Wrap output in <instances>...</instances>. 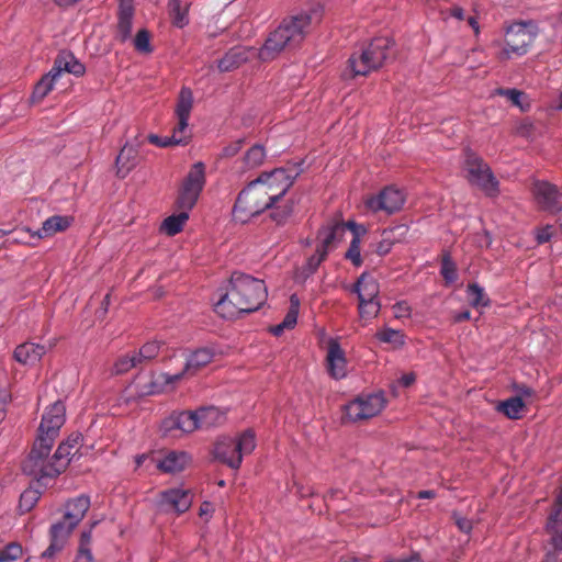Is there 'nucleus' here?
Returning a JSON list of instances; mask_svg holds the SVG:
<instances>
[{"mask_svg":"<svg viewBox=\"0 0 562 562\" xmlns=\"http://www.w3.org/2000/svg\"><path fill=\"white\" fill-rule=\"evenodd\" d=\"M319 18V11L312 10L285 19L278 29L269 34L260 49L241 45L235 46L218 60L217 67L221 71L226 72L240 67L254 57H258L262 61L271 60L285 47L301 43L311 24L318 21Z\"/></svg>","mask_w":562,"mask_h":562,"instance_id":"1","label":"nucleus"},{"mask_svg":"<svg viewBox=\"0 0 562 562\" xmlns=\"http://www.w3.org/2000/svg\"><path fill=\"white\" fill-rule=\"evenodd\" d=\"M267 300V288L262 280L234 272L225 293L221 294L214 311L223 318H235L259 310Z\"/></svg>","mask_w":562,"mask_h":562,"instance_id":"2","label":"nucleus"},{"mask_svg":"<svg viewBox=\"0 0 562 562\" xmlns=\"http://www.w3.org/2000/svg\"><path fill=\"white\" fill-rule=\"evenodd\" d=\"M52 447L44 450L42 447L36 449V445H33L22 464L23 472L33 476L43 486H46L49 480L59 475L67 468L74 450V445L61 442L49 458Z\"/></svg>","mask_w":562,"mask_h":562,"instance_id":"3","label":"nucleus"},{"mask_svg":"<svg viewBox=\"0 0 562 562\" xmlns=\"http://www.w3.org/2000/svg\"><path fill=\"white\" fill-rule=\"evenodd\" d=\"M393 42L387 37H378L369 45L355 52L348 59L346 75L367 76L383 66L390 57Z\"/></svg>","mask_w":562,"mask_h":562,"instance_id":"4","label":"nucleus"},{"mask_svg":"<svg viewBox=\"0 0 562 562\" xmlns=\"http://www.w3.org/2000/svg\"><path fill=\"white\" fill-rule=\"evenodd\" d=\"M268 191L262 187L260 180L250 181L238 194L234 207L233 220L236 223L245 224L263 211L273 207L274 202Z\"/></svg>","mask_w":562,"mask_h":562,"instance_id":"5","label":"nucleus"},{"mask_svg":"<svg viewBox=\"0 0 562 562\" xmlns=\"http://www.w3.org/2000/svg\"><path fill=\"white\" fill-rule=\"evenodd\" d=\"M214 356L215 351L211 347H200L196 348L195 350L190 351L186 356V363L182 371L175 374H158L151 381L150 389L147 391V393H160L168 386H172L175 383L179 382L184 375L196 374L202 368L212 362Z\"/></svg>","mask_w":562,"mask_h":562,"instance_id":"6","label":"nucleus"},{"mask_svg":"<svg viewBox=\"0 0 562 562\" xmlns=\"http://www.w3.org/2000/svg\"><path fill=\"white\" fill-rule=\"evenodd\" d=\"M255 448V435L251 430H246L237 438L224 437L220 439L215 445L214 454L217 460L231 469L237 470L243 462V458L250 454Z\"/></svg>","mask_w":562,"mask_h":562,"instance_id":"7","label":"nucleus"},{"mask_svg":"<svg viewBox=\"0 0 562 562\" xmlns=\"http://www.w3.org/2000/svg\"><path fill=\"white\" fill-rule=\"evenodd\" d=\"M538 35V26L532 21L515 22L505 32V45L501 52L502 59L524 56Z\"/></svg>","mask_w":562,"mask_h":562,"instance_id":"8","label":"nucleus"},{"mask_svg":"<svg viewBox=\"0 0 562 562\" xmlns=\"http://www.w3.org/2000/svg\"><path fill=\"white\" fill-rule=\"evenodd\" d=\"M66 408L63 402L56 401L43 414L42 422L38 427V435L34 441L36 449L41 447L47 450L53 446L59 435V430L65 423Z\"/></svg>","mask_w":562,"mask_h":562,"instance_id":"9","label":"nucleus"},{"mask_svg":"<svg viewBox=\"0 0 562 562\" xmlns=\"http://www.w3.org/2000/svg\"><path fill=\"white\" fill-rule=\"evenodd\" d=\"M386 405L383 392L360 394L345 405V417L349 422L369 419L380 414Z\"/></svg>","mask_w":562,"mask_h":562,"instance_id":"10","label":"nucleus"},{"mask_svg":"<svg viewBox=\"0 0 562 562\" xmlns=\"http://www.w3.org/2000/svg\"><path fill=\"white\" fill-rule=\"evenodd\" d=\"M463 170L471 184L479 187L488 195L498 193V181L491 168L474 153L467 151Z\"/></svg>","mask_w":562,"mask_h":562,"instance_id":"11","label":"nucleus"},{"mask_svg":"<svg viewBox=\"0 0 562 562\" xmlns=\"http://www.w3.org/2000/svg\"><path fill=\"white\" fill-rule=\"evenodd\" d=\"M205 184V165L202 161L193 164L182 181L177 205L179 210H192Z\"/></svg>","mask_w":562,"mask_h":562,"instance_id":"12","label":"nucleus"},{"mask_svg":"<svg viewBox=\"0 0 562 562\" xmlns=\"http://www.w3.org/2000/svg\"><path fill=\"white\" fill-rule=\"evenodd\" d=\"M296 173L285 168H277L271 172H263L256 180H260L274 204L284 196L294 182Z\"/></svg>","mask_w":562,"mask_h":562,"instance_id":"13","label":"nucleus"},{"mask_svg":"<svg viewBox=\"0 0 562 562\" xmlns=\"http://www.w3.org/2000/svg\"><path fill=\"white\" fill-rule=\"evenodd\" d=\"M192 498L189 490L175 487L160 492L157 504L164 513L180 515L190 508Z\"/></svg>","mask_w":562,"mask_h":562,"instance_id":"14","label":"nucleus"},{"mask_svg":"<svg viewBox=\"0 0 562 562\" xmlns=\"http://www.w3.org/2000/svg\"><path fill=\"white\" fill-rule=\"evenodd\" d=\"M404 202L405 195L403 191L394 187H386L378 195L369 198L366 204L373 212L384 211L392 214L400 211Z\"/></svg>","mask_w":562,"mask_h":562,"instance_id":"15","label":"nucleus"},{"mask_svg":"<svg viewBox=\"0 0 562 562\" xmlns=\"http://www.w3.org/2000/svg\"><path fill=\"white\" fill-rule=\"evenodd\" d=\"M348 228L347 223L333 221L326 224L317 235L318 249H323L328 252L333 250L337 244L342 239L346 229Z\"/></svg>","mask_w":562,"mask_h":562,"instance_id":"16","label":"nucleus"},{"mask_svg":"<svg viewBox=\"0 0 562 562\" xmlns=\"http://www.w3.org/2000/svg\"><path fill=\"white\" fill-rule=\"evenodd\" d=\"M90 507V498L87 495H80L66 503L65 515L61 522L65 524L67 531L72 529L82 520Z\"/></svg>","mask_w":562,"mask_h":562,"instance_id":"17","label":"nucleus"},{"mask_svg":"<svg viewBox=\"0 0 562 562\" xmlns=\"http://www.w3.org/2000/svg\"><path fill=\"white\" fill-rule=\"evenodd\" d=\"M151 460L161 472L173 474L183 471L191 463V456L186 451L172 450L160 459Z\"/></svg>","mask_w":562,"mask_h":562,"instance_id":"18","label":"nucleus"},{"mask_svg":"<svg viewBox=\"0 0 562 562\" xmlns=\"http://www.w3.org/2000/svg\"><path fill=\"white\" fill-rule=\"evenodd\" d=\"M532 192L541 209L555 212L558 210L559 190L555 186L546 181H536Z\"/></svg>","mask_w":562,"mask_h":562,"instance_id":"19","label":"nucleus"},{"mask_svg":"<svg viewBox=\"0 0 562 562\" xmlns=\"http://www.w3.org/2000/svg\"><path fill=\"white\" fill-rule=\"evenodd\" d=\"M326 360L327 371L331 378L339 380L346 376L345 352L336 340L329 341Z\"/></svg>","mask_w":562,"mask_h":562,"instance_id":"20","label":"nucleus"},{"mask_svg":"<svg viewBox=\"0 0 562 562\" xmlns=\"http://www.w3.org/2000/svg\"><path fill=\"white\" fill-rule=\"evenodd\" d=\"M52 70L53 74L57 75L58 77H60L63 72H68L79 77L85 74L86 68L71 52L63 50L56 57Z\"/></svg>","mask_w":562,"mask_h":562,"instance_id":"21","label":"nucleus"},{"mask_svg":"<svg viewBox=\"0 0 562 562\" xmlns=\"http://www.w3.org/2000/svg\"><path fill=\"white\" fill-rule=\"evenodd\" d=\"M72 218L66 215H53L46 218L42 227L32 232L27 229L32 237L40 239L54 236L56 233L66 231L71 225Z\"/></svg>","mask_w":562,"mask_h":562,"instance_id":"22","label":"nucleus"},{"mask_svg":"<svg viewBox=\"0 0 562 562\" xmlns=\"http://www.w3.org/2000/svg\"><path fill=\"white\" fill-rule=\"evenodd\" d=\"M47 352V346L24 342L14 350V359L22 364H35Z\"/></svg>","mask_w":562,"mask_h":562,"instance_id":"23","label":"nucleus"},{"mask_svg":"<svg viewBox=\"0 0 562 562\" xmlns=\"http://www.w3.org/2000/svg\"><path fill=\"white\" fill-rule=\"evenodd\" d=\"M352 292L358 295L359 301H379V283L369 273L363 272L352 288Z\"/></svg>","mask_w":562,"mask_h":562,"instance_id":"24","label":"nucleus"},{"mask_svg":"<svg viewBox=\"0 0 562 562\" xmlns=\"http://www.w3.org/2000/svg\"><path fill=\"white\" fill-rule=\"evenodd\" d=\"M348 229L352 233V239L345 257L352 262L355 267L362 265V257L360 252L361 235L366 234V228L362 225H358L355 222L347 223Z\"/></svg>","mask_w":562,"mask_h":562,"instance_id":"25","label":"nucleus"},{"mask_svg":"<svg viewBox=\"0 0 562 562\" xmlns=\"http://www.w3.org/2000/svg\"><path fill=\"white\" fill-rule=\"evenodd\" d=\"M70 535L69 531H67V528H65L64 522H56L50 528V544L48 548L42 553V558L44 559H50L53 558L57 552H59L67 540V537Z\"/></svg>","mask_w":562,"mask_h":562,"instance_id":"26","label":"nucleus"},{"mask_svg":"<svg viewBox=\"0 0 562 562\" xmlns=\"http://www.w3.org/2000/svg\"><path fill=\"white\" fill-rule=\"evenodd\" d=\"M195 413L200 429L217 426L225 419V414L214 406L201 407Z\"/></svg>","mask_w":562,"mask_h":562,"instance_id":"27","label":"nucleus"},{"mask_svg":"<svg viewBox=\"0 0 562 562\" xmlns=\"http://www.w3.org/2000/svg\"><path fill=\"white\" fill-rule=\"evenodd\" d=\"M137 149L133 146L125 145L116 157L117 173L124 178L135 166Z\"/></svg>","mask_w":562,"mask_h":562,"instance_id":"28","label":"nucleus"},{"mask_svg":"<svg viewBox=\"0 0 562 562\" xmlns=\"http://www.w3.org/2000/svg\"><path fill=\"white\" fill-rule=\"evenodd\" d=\"M189 211L180 210L179 213L166 217L161 223V231L168 236H175L180 233L189 220Z\"/></svg>","mask_w":562,"mask_h":562,"instance_id":"29","label":"nucleus"},{"mask_svg":"<svg viewBox=\"0 0 562 562\" xmlns=\"http://www.w3.org/2000/svg\"><path fill=\"white\" fill-rule=\"evenodd\" d=\"M327 254L323 249H318L316 247L315 254L312 255L305 266L296 273V280L300 282H304L307 278H310L322 263V261L326 258Z\"/></svg>","mask_w":562,"mask_h":562,"instance_id":"30","label":"nucleus"},{"mask_svg":"<svg viewBox=\"0 0 562 562\" xmlns=\"http://www.w3.org/2000/svg\"><path fill=\"white\" fill-rule=\"evenodd\" d=\"M59 77L53 74L50 69L48 74L42 77V79L35 85L32 93V102L41 101L45 98L54 88L56 80Z\"/></svg>","mask_w":562,"mask_h":562,"instance_id":"31","label":"nucleus"},{"mask_svg":"<svg viewBox=\"0 0 562 562\" xmlns=\"http://www.w3.org/2000/svg\"><path fill=\"white\" fill-rule=\"evenodd\" d=\"M562 524V491L558 494L547 521V530L553 536L561 535L559 526Z\"/></svg>","mask_w":562,"mask_h":562,"instance_id":"32","label":"nucleus"},{"mask_svg":"<svg viewBox=\"0 0 562 562\" xmlns=\"http://www.w3.org/2000/svg\"><path fill=\"white\" fill-rule=\"evenodd\" d=\"M193 93L190 88L183 87L178 95L175 114L176 116L190 117L193 108Z\"/></svg>","mask_w":562,"mask_h":562,"instance_id":"33","label":"nucleus"},{"mask_svg":"<svg viewBox=\"0 0 562 562\" xmlns=\"http://www.w3.org/2000/svg\"><path fill=\"white\" fill-rule=\"evenodd\" d=\"M169 10L175 26L182 29L189 23L188 3L183 4L181 0H169Z\"/></svg>","mask_w":562,"mask_h":562,"instance_id":"34","label":"nucleus"},{"mask_svg":"<svg viewBox=\"0 0 562 562\" xmlns=\"http://www.w3.org/2000/svg\"><path fill=\"white\" fill-rule=\"evenodd\" d=\"M467 296L471 306L486 307L490 305V299L487 297L484 288L477 283H470L467 288Z\"/></svg>","mask_w":562,"mask_h":562,"instance_id":"35","label":"nucleus"},{"mask_svg":"<svg viewBox=\"0 0 562 562\" xmlns=\"http://www.w3.org/2000/svg\"><path fill=\"white\" fill-rule=\"evenodd\" d=\"M524 408V402L520 397H510L502 402L498 406L499 412L506 415L508 418L517 419L520 417V413Z\"/></svg>","mask_w":562,"mask_h":562,"instance_id":"36","label":"nucleus"},{"mask_svg":"<svg viewBox=\"0 0 562 562\" xmlns=\"http://www.w3.org/2000/svg\"><path fill=\"white\" fill-rule=\"evenodd\" d=\"M178 414L179 431L183 434L193 432L199 428L198 416L195 411L193 412H180Z\"/></svg>","mask_w":562,"mask_h":562,"instance_id":"37","label":"nucleus"},{"mask_svg":"<svg viewBox=\"0 0 562 562\" xmlns=\"http://www.w3.org/2000/svg\"><path fill=\"white\" fill-rule=\"evenodd\" d=\"M41 493L37 488L30 487L25 490L19 501V508L22 513L30 512L38 502Z\"/></svg>","mask_w":562,"mask_h":562,"instance_id":"38","label":"nucleus"},{"mask_svg":"<svg viewBox=\"0 0 562 562\" xmlns=\"http://www.w3.org/2000/svg\"><path fill=\"white\" fill-rule=\"evenodd\" d=\"M138 364H140V359L136 353L123 356L114 363L113 373L123 374Z\"/></svg>","mask_w":562,"mask_h":562,"instance_id":"39","label":"nucleus"},{"mask_svg":"<svg viewBox=\"0 0 562 562\" xmlns=\"http://www.w3.org/2000/svg\"><path fill=\"white\" fill-rule=\"evenodd\" d=\"M376 337L380 341L391 344L394 347H401L405 342L403 333L392 328H384L378 331Z\"/></svg>","mask_w":562,"mask_h":562,"instance_id":"40","label":"nucleus"},{"mask_svg":"<svg viewBox=\"0 0 562 562\" xmlns=\"http://www.w3.org/2000/svg\"><path fill=\"white\" fill-rule=\"evenodd\" d=\"M266 157L265 148L260 145H255L248 149L245 155V164L249 168H256L260 166Z\"/></svg>","mask_w":562,"mask_h":562,"instance_id":"41","label":"nucleus"},{"mask_svg":"<svg viewBox=\"0 0 562 562\" xmlns=\"http://www.w3.org/2000/svg\"><path fill=\"white\" fill-rule=\"evenodd\" d=\"M177 124L173 127L171 136L181 139V145H184L190 139V131H189V117L176 116Z\"/></svg>","mask_w":562,"mask_h":562,"instance_id":"42","label":"nucleus"},{"mask_svg":"<svg viewBox=\"0 0 562 562\" xmlns=\"http://www.w3.org/2000/svg\"><path fill=\"white\" fill-rule=\"evenodd\" d=\"M299 310H300V300L296 294H292L290 296V308L282 321L283 326H286L288 329L293 328L297 322L299 316Z\"/></svg>","mask_w":562,"mask_h":562,"instance_id":"43","label":"nucleus"},{"mask_svg":"<svg viewBox=\"0 0 562 562\" xmlns=\"http://www.w3.org/2000/svg\"><path fill=\"white\" fill-rule=\"evenodd\" d=\"M23 554L22 546L18 542H10L0 550L1 562H14Z\"/></svg>","mask_w":562,"mask_h":562,"instance_id":"44","label":"nucleus"},{"mask_svg":"<svg viewBox=\"0 0 562 562\" xmlns=\"http://www.w3.org/2000/svg\"><path fill=\"white\" fill-rule=\"evenodd\" d=\"M271 212V218L278 223L282 224L284 223L293 213V203L286 202L282 206L274 204Z\"/></svg>","mask_w":562,"mask_h":562,"instance_id":"45","label":"nucleus"},{"mask_svg":"<svg viewBox=\"0 0 562 562\" xmlns=\"http://www.w3.org/2000/svg\"><path fill=\"white\" fill-rule=\"evenodd\" d=\"M440 272L448 283H453L457 280V268L449 255L443 256Z\"/></svg>","mask_w":562,"mask_h":562,"instance_id":"46","label":"nucleus"},{"mask_svg":"<svg viewBox=\"0 0 562 562\" xmlns=\"http://www.w3.org/2000/svg\"><path fill=\"white\" fill-rule=\"evenodd\" d=\"M379 301H359V315L361 318L371 319L380 312Z\"/></svg>","mask_w":562,"mask_h":562,"instance_id":"47","label":"nucleus"},{"mask_svg":"<svg viewBox=\"0 0 562 562\" xmlns=\"http://www.w3.org/2000/svg\"><path fill=\"white\" fill-rule=\"evenodd\" d=\"M160 349V344L158 341H149L145 344L139 351L136 353L140 359V363L143 360H150L155 358Z\"/></svg>","mask_w":562,"mask_h":562,"instance_id":"48","label":"nucleus"},{"mask_svg":"<svg viewBox=\"0 0 562 562\" xmlns=\"http://www.w3.org/2000/svg\"><path fill=\"white\" fill-rule=\"evenodd\" d=\"M394 245V239L392 237V231H384L382 234V239L378 243L375 251L379 256L387 255Z\"/></svg>","mask_w":562,"mask_h":562,"instance_id":"49","label":"nucleus"},{"mask_svg":"<svg viewBox=\"0 0 562 562\" xmlns=\"http://www.w3.org/2000/svg\"><path fill=\"white\" fill-rule=\"evenodd\" d=\"M135 48L140 53H149L151 52L149 34L145 30H140L137 32L134 40Z\"/></svg>","mask_w":562,"mask_h":562,"instance_id":"50","label":"nucleus"},{"mask_svg":"<svg viewBox=\"0 0 562 562\" xmlns=\"http://www.w3.org/2000/svg\"><path fill=\"white\" fill-rule=\"evenodd\" d=\"M148 142L158 147H169V146H175V145H181V139H177V138L172 137L171 135L160 137L156 134H150L148 136Z\"/></svg>","mask_w":562,"mask_h":562,"instance_id":"51","label":"nucleus"},{"mask_svg":"<svg viewBox=\"0 0 562 562\" xmlns=\"http://www.w3.org/2000/svg\"><path fill=\"white\" fill-rule=\"evenodd\" d=\"M160 429L165 436L172 435L173 431L179 430L178 414L175 413L165 418L161 423Z\"/></svg>","mask_w":562,"mask_h":562,"instance_id":"52","label":"nucleus"},{"mask_svg":"<svg viewBox=\"0 0 562 562\" xmlns=\"http://www.w3.org/2000/svg\"><path fill=\"white\" fill-rule=\"evenodd\" d=\"M495 94L506 97L508 100H510L513 102L514 105L521 106L520 105V98L522 95V92L517 90V89H503V88H499V89L495 90Z\"/></svg>","mask_w":562,"mask_h":562,"instance_id":"53","label":"nucleus"},{"mask_svg":"<svg viewBox=\"0 0 562 562\" xmlns=\"http://www.w3.org/2000/svg\"><path fill=\"white\" fill-rule=\"evenodd\" d=\"M134 7L130 0H120V20H133Z\"/></svg>","mask_w":562,"mask_h":562,"instance_id":"54","label":"nucleus"},{"mask_svg":"<svg viewBox=\"0 0 562 562\" xmlns=\"http://www.w3.org/2000/svg\"><path fill=\"white\" fill-rule=\"evenodd\" d=\"M132 24H133V20H120L119 19L117 30H119V34H120L122 41H126L131 36Z\"/></svg>","mask_w":562,"mask_h":562,"instance_id":"55","label":"nucleus"},{"mask_svg":"<svg viewBox=\"0 0 562 562\" xmlns=\"http://www.w3.org/2000/svg\"><path fill=\"white\" fill-rule=\"evenodd\" d=\"M395 317H407L411 314V308L406 302H398L393 306Z\"/></svg>","mask_w":562,"mask_h":562,"instance_id":"56","label":"nucleus"},{"mask_svg":"<svg viewBox=\"0 0 562 562\" xmlns=\"http://www.w3.org/2000/svg\"><path fill=\"white\" fill-rule=\"evenodd\" d=\"M97 522L92 524L89 530H85L81 533L80 546L78 550L89 549V544L91 542V530L95 526Z\"/></svg>","mask_w":562,"mask_h":562,"instance_id":"57","label":"nucleus"},{"mask_svg":"<svg viewBox=\"0 0 562 562\" xmlns=\"http://www.w3.org/2000/svg\"><path fill=\"white\" fill-rule=\"evenodd\" d=\"M551 237H552V227L551 226H547V227L540 229L537 234V240L539 244L549 241L551 239Z\"/></svg>","mask_w":562,"mask_h":562,"instance_id":"58","label":"nucleus"},{"mask_svg":"<svg viewBox=\"0 0 562 562\" xmlns=\"http://www.w3.org/2000/svg\"><path fill=\"white\" fill-rule=\"evenodd\" d=\"M456 524L458 528L465 533H469L472 530V521L468 518L456 517Z\"/></svg>","mask_w":562,"mask_h":562,"instance_id":"59","label":"nucleus"},{"mask_svg":"<svg viewBox=\"0 0 562 562\" xmlns=\"http://www.w3.org/2000/svg\"><path fill=\"white\" fill-rule=\"evenodd\" d=\"M74 562H93L90 549L78 550Z\"/></svg>","mask_w":562,"mask_h":562,"instance_id":"60","label":"nucleus"},{"mask_svg":"<svg viewBox=\"0 0 562 562\" xmlns=\"http://www.w3.org/2000/svg\"><path fill=\"white\" fill-rule=\"evenodd\" d=\"M415 380H416L415 374L413 372H409V373L403 374L400 378L398 383L404 387H408L415 382Z\"/></svg>","mask_w":562,"mask_h":562,"instance_id":"61","label":"nucleus"},{"mask_svg":"<svg viewBox=\"0 0 562 562\" xmlns=\"http://www.w3.org/2000/svg\"><path fill=\"white\" fill-rule=\"evenodd\" d=\"M385 562H424L423 559L420 558L419 553H413L409 555V558L407 559H393V558H387L385 560Z\"/></svg>","mask_w":562,"mask_h":562,"instance_id":"62","label":"nucleus"},{"mask_svg":"<svg viewBox=\"0 0 562 562\" xmlns=\"http://www.w3.org/2000/svg\"><path fill=\"white\" fill-rule=\"evenodd\" d=\"M8 398V394L5 391H0V422L4 418L5 412H4V405Z\"/></svg>","mask_w":562,"mask_h":562,"instance_id":"63","label":"nucleus"},{"mask_svg":"<svg viewBox=\"0 0 562 562\" xmlns=\"http://www.w3.org/2000/svg\"><path fill=\"white\" fill-rule=\"evenodd\" d=\"M542 562H559L558 554L553 551L547 553L544 560Z\"/></svg>","mask_w":562,"mask_h":562,"instance_id":"64","label":"nucleus"}]
</instances>
